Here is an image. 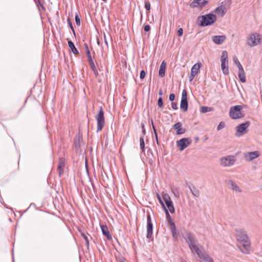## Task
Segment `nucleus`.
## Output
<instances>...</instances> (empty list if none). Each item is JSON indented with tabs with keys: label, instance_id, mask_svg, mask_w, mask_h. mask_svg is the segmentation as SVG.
<instances>
[{
	"label": "nucleus",
	"instance_id": "nucleus-1",
	"mask_svg": "<svg viewBox=\"0 0 262 262\" xmlns=\"http://www.w3.org/2000/svg\"><path fill=\"white\" fill-rule=\"evenodd\" d=\"M236 239L242 244L243 249L237 246L239 250L244 254H249L251 249V242L246 233L243 229H238L235 231Z\"/></svg>",
	"mask_w": 262,
	"mask_h": 262
},
{
	"label": "nucleus",
	"instance_id": "nucleus-2",
	"mask_svg": "<svg viewBox=\"0 0 262 262\" xmlns=\"http://www.w3.org/2000/svg\"><path fill=\"white\" fill-rule=\"evenodd\" d=\"M185 241L188 245L192 253H194L195 252L197 255H199L202 252L196 244V241L193 235L190 233H187L185 237Z\"/></svg>",
	"mask_w": 262,
	"mask_h": 262
},
{
	"label": "nucleus",
	"instance_id": "nucleus-3",
	"mask_svg": "<svg viewBox=\"0 0 262 262\" xmlns=\"http://www.w3.org/2000/svg\"><path fill=\"white\" fill-rule=\"evenodd\" d=\"M262 36L257 33H253L249 35L247 37V45L253 47L256 46L261 42Z\"/></svg>",
	"mask_w": 262,
	"mask_h": 262
},
{
	"label": "nucleus",
	"instance_id": "nucleus-4",
	"mask_svg": "<svg viewBox=\"0 0 262 262\" xmlns=\"http://www.w3.org/2000/svg\"><path fill=\"white\" fill-rule=\"evenodd\" d=\"M236 161V157L234 155L224 156L219 159L220 164L224 167H229L233 166Z\"/></svg>",
	"mask_w": 262,
	"mask_h": 262
},
{
	"label": "nucleus",
	"instance_id": "nucleus-5",
	"mask_svg": "<svg viewBox=\"0 0 262 262\" xmlns=\"http://www.w3.org/2000/svg\"><path fill=\"white\" fill-rule=\"evenodd\" d=\"M243 108V106L241 105L231 107L229 113V116L232 119H237L244 117V114L242 112Z\"/></svg>",
	"mask_w": 262,
	"mask_h": 262
},
{
	"label": "nucleus",
	"instance_id": "nucleus-6",
	"mask_svg": "<svg viewBox=\"0 0 262 262\" xmlns=\"http://www.w3.org/2000/svg\"><path fill=\"white\" fill-rule=\"evenodd\" d=\"M104 112L102 106L99 108V111L96 116L97 121V132L101 131L105 125V119Z\"/></svg>",
	"mask_w": 262,
	"mask_h": 262
},
{
	"label": "nucleus",
	"instance_id": "nucleus-7",
	"mask_svg": "<svg viewBox=\"0 0 262 262\" xmlns=\"http://www.w3.org/2000/svg\"><path fill=\"white\" fill-rule=\"evenodd\" d=\"M216 19V17L212 14H207L202 16L200 19V25L202 26H206L213 24Z\"/></svg>",
	"mask_w": 262,
	"mask_h": 262
},
{
	"label": "nucleus",
	"instance_id": "nucleus-8",
	"mask_svg": "<svg viewBox=\"0 0 262 262\" xmlns=\"http://www.w3.org/2000/svg\"><path fill=\"white\" fill-rule=\"evenodd\" d=\"M250 125V123L249 122H246L244 123H242L238 126H237L235 128L236 133L235 136L236 137H241L244 134H246L247 132V128Z\"/></svg>",
	"mask_w": 262,
	"mask_h": 262
},
{
	"label": "nucleus",
	"instance_id": "nucleus-9",
	"mask_svg": "<svg viewBox=\"0 0 262 262\" xmlns=\"http://www.w3.org/2000/svg\"><path fill=\"white\" fill-rule=\"evenodd\" d=\"M162 196L170 212L171 213H174L175 210L174 208L169 195L167 193L163 192Z\"/></svg>",
	"mask_w": 262,
	"mask_h": 262
},
{
	"label": "nucleus",
	"instance_id": "nucleus-10",
	"mask_svg": "<svg viewBox=\"0 0 262 262\" xmlns=\"http://www.w3.org/2000/svg\"><path fill=\"white\" fill-rule=\"evenodd\" d=\"M191 143L190 139L184 138L177 141V146L179 147L180 151L183 150L185 148L188 147Z\"/></svg>",
	"mask_w": 262,
	"mask_h": 262
},
{
	"label": "nucleus",
	"instance_id": "nucleus-11",
	"mask_svg": "<svg viewBox=\"0 0 262 262\" xmlns=\"http://www.w3.org/2000/svg\"><path fill=\"white\" fill-rule=\"evenodd\" d=\"M260 156L259 151L248 152L244 154V158L246 161L250 162Z\"/></svg>",
	"mask_w": 262,
	"mask_h": 262
},
{
	"label": "nucleus",
	"instance_id": "nucleus-12",
	"mask_svg": "<svg viewBox=\"0 0 262 262\" xmlns=\"http://www.w3.org/2000/svg\"><path fill=\"white\" fill-rule=\"evenodd\" d=\"M225 182L229 188L232 190L238 193H241L242 192V189L233 180L231 179L227 180L225 181Z\"/></svg>",
	"mask_w": 262,
	"mask_h": 262
},
{
	"label": "nucleus",
	"instance_id": "nucleus-13",
	"mask_svg": "<svg viewBox=\"0 0 262 262\" xmlns=\"http://www.w3.org/2000/svg\"><path fill=\"white\" fill-rule=\"evenodd\" d=\"M201 66V63L200 62H198L192 67L191 69V74L189 76V80L190 81H191L195 76L199 73Z\"/></svg>",
	"mask_w": 262,
	"mask_h": 262
},
{
	"label": "nucleus",
	"instance_id": "nucleus-14",
	"mask_svg": "<svg viewBox=\"0 0 262 262\" xmlns=\"http://www.w3.org/2000/svg\"><path fill=\"white\" fill-rule=\"evenodd\" d=\"M147 235L146 237L148 238H150L152 235V224L151 223V217L149 214L147 215Z\"/></svg>",
	"mask_w": 262,
	"mask_h": 262
},
{
	"label": "nucleus",
	"instance_id": "nucleus-15",
	"mask_svg": "<svg viewBox=\"0 0 262 262\" xmlns=\"http://www.w3.org/2000/svg\"><path fill=\"white\" fill-rule=\"evenodd\" d=\"M226 37L225 35H214L212 37V40L215 45H221L223 43Z\"/></svg>",
	"mask_w": 262,
	"mask_h": 262
},
{
	"label": "nucleus",
	"instance_id": "nucleus-16",
	"mask_svg": "<svg viewBox=\"0 0 262 262\" xmlns=\"http://www.w3.org/2000/svg\"><path fill=\"white\" fill-rule=\"evenodd\" d=\"M207 3V0H194L191 4V7L202 8Z\"/></svg>",
	"mask_w": 262,
	"mask_h": 262
},
{
	"label": "nucleus",
	"instance_id": "nucleus-17",
	"mask_svg": "<svg viewBox=\"0 0 262 262\" xmlns=\"http://www.w3.org/2000/svg\"><path fill=\"white\" fill-rule=\"evenodd\" d=\"M65 166V160L63 158H60L58 161V174L60 177L63 173L64 168Z\"/></svg>",
	"mask_w": 262,
	"mask_h": 262
},
{
	"label": "nucleus",
	"instance_id": "nucleus-18",
	"mask_svg": "<svg viewBox=\"0 0 262 262\" xmlns=\"http://www.w3.org/2000/svg\"><path fill=\"white\" fill-rule=\"evenodd\" d=\"M181 122H178L173 125V128L177 130V135H182L185 133V129L182 127Z\"/></svg>",
	"mask_w": 262,
	"mask_h": 262
},
{
	"label": "nucleus",
	"instance_id": "nucleus-19",
	"mask_svg": "<svg viewBox=\"0 0 262 262\" xmlns=\"http://www.w3.org/2000/svg\"><path fill=\"white\" fill-rule=\"evenodd\" d=\"M198 255L202 262H213V259L205 252H201Z\"/></svg>",
	"mask_w": 262,
	"mask_h": 262
},
{
	"label": "nucleus",
	"instance_id": "nucleus-20",
	"mask_svg": "<svg viewBox=\"0 0 262 262\" xmlns=\"http://www.w3.org/2000/svg\"><path fill=\"white\" fill-rule=\"evenodd\" d=\"M166 67V63L165 61H163L160 67L159 71V75L161 77H163L165 74V69Z\"/></svg>",
	"mask_w": 262,
	"mask_h": 262
},
{
	"label": "nucleus",
	"instance_id": "nucleus-21",
	"mask_svg": "<svg viewBox=\"0 0 262 262\" xmlns=\"http://www.w3.org/2000/svg\"><path fill=\"white\" fill-rule=\"evenodd\" d=\"M215 12L218 15H221V16H223L226 13V9L225 6L221 5L215 9Z\"/></svg>",
	"mask_w": 262,
	"mask_h": 262
},
{
	"label": "nucleus",
	"instance_id": "nucleus-22",
	"mask_svg": "<svg viewBox=\"0 0 262 262\" xmlns=\"http://www.w3.org/2000/svg\"><path fill=\"white\" fill-rule=\"evenodd\" d=\"M101 229L103 235L106 236L108 239H111L112 238V236L110 234L108 228L106 226L104 225H101Z\"/></svg>",
	"mask_w": 262,
	"mask_h": 262
},
{
	"label": "nucleus",
	"instance_id": "nucleus-23",
	"mask_svg": "<svg viewBox=\"0 0 262 262\" xmlns=\"http://www.w3.org/2000/svg\"><path fill=\"white\" fill-rule=\"evenodd\" d=\"M221 69L225 75L229 74L228 61H221Z\"/></svg>",
	"mask_w": 262,
	"mask_h": 262
},
{
	"label": "nucleus",
	"instance_id": "nucleus-24",
	"mask_svg": "<svg viewBox=\"0 0 262 262\" xmlns=\"http://www.w3.org/2000/svg\"><path fill=\"white\" fill-rule=\"evenodd\" d=\"M180 108L182 109L184 112H186L188 110V102L187 99H182L180 103Z\"/></svg>",
	"mask_w": 262,
	"mask_h": 262
},
{
	"label": "nucleus",
	"instance_id": "nucleus-25",
	"mask_svg": "<svg viewBox=\"0 0 262 262\" xmlns=\"http://www.w3.org/2000/svg\"><path fill=\"white\" fill-rule=\"evenodd\" d=\"M238 77L240 80V81L244 83L246 82V75L245 73L244 72V69H242V70H239L238 71Z\"/></svg>",
	"mask_w": 262,
	"mask_h": 262
},
{
	"label": "nucleus",
	"instance_id": "nucleus-26",
	"mask_svg": "<svg viewBox=\"0 0 262 262\" xmlns=\"http://www.w3.org/2000/svg\"><path fill=\"white\" fill-rule=\"evenodd\" d=\"M68 45H69V47L70 49L71 50L72 52L74 54H78V51L75 48L74 43L71 40H69L68 41Z\"/></svg>",
	"mask_w": 262,
	"mask_h": 262
},
{
	"label": "nucleus",
	"instance_id": "nucleus-27",
	"mask_svg": "<svg viewBox=\"0 0 262 262\" xmlns=\"http://www.w3.org/2000/svg\"><path fill=\"white\" fill-rule=\"evenodd\" d=\"M191 192L192 195L195 197H199L200 195V191L195 187L192 186V187H189Z\"/></svg>",
	"mask_w": 262,
	"mask_h": 262
},
{
	"label": "nucleus",
	"instance_id": "nucleus-28",
	"mask_svg": "<svg viewBox=\"0 0 262 262\" xmlns=\"http://www.w3.org/2000/svg\"><path fill=\"white\" fill-rule=\"evenodd\" d=\"M221 61H228V53L226 51H223L221 57Z\"/></svg>",
	"mask_w": 262,
	"mask_h": 262
},
{
	"label": "nucleus",
	"instance_id": "nucleus-29",
	"mask_svg": "<svg viewBox=\"0 0 262 262\" xmlns=\"http://www.w3.org/2000/svg\"><path fill=\"white\" fill-rule=\"evenodd\" d=\"M233 61L234 63L237 66L239 70L243 69L242 64H241L236 57L235 56L233 57Z\"/></svg>",
	"mask_w": 262,
	"mask_h": 262
},
{
	"label": "nucleus",
	"instance_id": "nucleus-30",
	"mask_svg": "<svg viewBox=\"0 0 262 262\" xmlns=\"http://www.w3.org/2000/svg\"><path fill=\"white\" fill-rule=\"evenodd\" d=\"M165 214H166V219L169 223V224H171L173 223H174L173 221H172V220L168 212V211L167 210H166L165 211Z\"/></svg>",
	"mask_w": 262,
	"mask_h": 262
},
{
	"label": "nucleus",
	"instance_id": "nucleus-31",
	"mask_svg": "<svg viewBox=\"0 0 262 262\" xmlns=\"http://www.w3.org/2000/svg\"><path fill=\"white\" fill-rule=\"evenodd\" d=\"M140 148L142 151H144V147H145V143L144 141V137L143 136H142L140 138Z\"/></svg>",
	"mask_w": 262,
	"mask_h": 262
},
{
	"label": "nucleus",
	"instance_id": "nucleus-32",
	"mask_svg": "<svg viewBox=\"0 0 262 262\" xmlns=\"http://www.w3.org/2000/svg\"><path fill=\"white\" fill-rule=\"evenodd\" d=\"M85 50H86V54L87 57L88 58V60L92 59V57L91 55L90 51L88 46H86Z\"/></svg>",
	"mask_w": 262,
	"mask_h": 262
},
{
	"label": "nucleus",
	"instance_id": "nucleus-33",
	"mask_svg": "<svg viewBox=\"0 0 262 262\" xmlns=\"http://www.w3.org/2000/svg\"><path fill=\"white\" fill-rule=\"evenodd\" d=\"M81 236L83 237V238L84 239L85 241V243L87 245V246H89V241L88 237V235L84 233H81Z\"/></svg>",
	"mask_w": 262,
	"mask_h": 262
},
{
	"label": "nucleus",
	"instance_id": "nucleus-34",
	"mask_svg": "<svg viewBox=\"0 0 262 262\" xmlns=\"http://www.w3.org/2000/svg\"><path fill=\"white\" fill-rule=\"evenodd\" d=\"M89 62L91 68L92 70H94L95 69H96L93 59H91V60H89Z\"/></svg>",
	"mask_w": 262,
	"mask_h": 262
},
{
	"label": "nucleus",
	"instance_id": "nucleus-35",
	"mask_svg": "<svg viewBox=\"0 0 262 262\" xmlns=\"http://www.w3.org/2000/svg\"><path fill=\"white\" fill-rule=\"evenodd\" d=\"M210 110V108L207 106H203L201 108V112L205 113L208 112Z\"/></svg>",
	"mask_w": 262,
	"mask_h": 262
},
{
	"label": "nucleus",
	"instance_id": "nucleus-36",
	"mask_svg": "<svg viewBox=\"0 0 262 262\" xmlns=\"http://www.w3.org/2000/svg\"><path fill=\"white\" fill-rule=\"evenodd\" d=\"M225 127V123L223 122H221L219 123L217 127V130H220L221 129H223Z\"/></svg>",
	"mask_w": 262,
	"mask_h": 262
},
{
	"label": "nucleus",
	"instance_id": "nucleus-37",
	"mask_svg": "<svg viewBox=\"0 0 262 262\" xmlns=\"http://www.w3.org/2000/svg\"><path fill=\"white\" fill-rule=\"evenodd\" d=\"M75 21L77 25L79 26L80 25V19L78 14L75 15Z\"/></svg>",
	"mask_w": 262,
	"mask_h": 262
},
{
	"label": "nucleus",
	"instance_id": "nucleus-38",
	"mask_svg": "<svg viewBox=\"0 0 262 262\" xmlns=\"http://www.w3.org/2000/svg\"><path fill=\"white\" fill-rule=\"evenodd\" d=\"M163 100L162 97L159 98L158 100V105L159 107H161L163 106Z\"/></svg>",
	"mask_w": 262,
	"mask_h": 262
},
{
	"label": "nucleus",
	"instance_id": "nucleus-39",
	"mask_svg": "<svg viewBox=\"0 0 262 262\" xmlns=\"http://www.w3.org/2000/svg\"><path fill=\"white\" fill-rule=\"evenodd\" d=\"M182 99H187V92L185 90H184L182 92Z\"/></svg>",
	"mask_w": 262,
	"mask_h": 262
},
{
	"label": "nucleus",
	"instance_id": "nucleus-40",
	"mask_svg": "<svg viewBox=\"0 0 262 262\" xmlns=\"http://www.w3.org/2000/svg\"><path fill=\"white\" fill-rule=\"evenodd\" d=\"M145 75H146L145 72L144 70L141 71L140 72V79H144Z\"/></svg>",
	"mask_w": 262,
	"mask_h": 262
},
{
	"label": "nucleus",
	"instance_id": "nucleus-41",
	"mask_svg": "<svg viewBox=\"0 0 262 262\" xmlns=\"http://www.w3.org/2000/svg\"><path fill=\"white\" fill-rule=\"evenodd\" d=\"M145 8L147 10H149L150 9V4L149 2H146L145 3Z\"/></svg>",
	"mask_w": 262,
	"mask_h": 262
},
{
	"label": "nucleus",
	"instance_id": "nucleus-42",
	"mask_svg": "<svg viewBox=\"0 0 262 262\" xmlns=\"http://www.w3.org/2000/svg\"><path fill=\"white\" fill-rule=\"evenodd\" d=\"M68 24H69V25L71 30H72V31L74 33V34H75L74 29V28L73 27L72 24L71 23L70 20L69 19H68Z\"/></svg>",
	"mask_w": 262,
	"mask_h": 262
},
{
	"label": "nucleus",
	"instance_id": "nucleus-43",
	"mask_svg": "<svg viewBox=\"0 0 262 262\" xmlns=\"http://www.w3.org/2000/svg\"><path fill=\"white\" fill-rule=\"evenodd\" d=\"M177 33L178 34V35L179 36H181L182 35H183V30L182 28H180L178 31H177Z\"/></svg>",
	"mask_w": 262,
	"mask_h": 262
},
{
	"label": "nucleus",
	"instance_id": "nucleus-44",
	"mask_svg": "<svg viewBox=\"0 0 262 262\" xmlns=\"http://www.w3.org/2000/svg\"><path fill=\"white\" fill-rule=\"evenodd\" d=\"M171 107L173 110H176L178 108L177 103H176L174 102L171 103Z\"/></svg>",
	"mask_w": 262,
	"mask_h": 262
},
{
	"label": "nucleus",
	"instance_id": "nucleus-45",
	"mask_svg": "<svg viewBox=\"0 0 262 262\" xmlns=\"http://www.w3.org/2000/svg\"><path fill=\"white\" fill-rule=\"evenodd\" d=\"M175 98V95L174 94H171L169 95V99L170 101H172Z\"/></svg>",
	"mask_w": 262,
	"mask_h": 262
},
{
	"label": "nucleus",
	"instance_id": "nucleus-46",
	"mask_svg": "<svg viewBox=\"0 0 262 262\" xmlns=\"http://www.w3.org/2000/svg\"><path fill=\"white\" fill-rule=\"evenodd\" d=\"M150 27L149 25H145L144 27V30L146 32L149 31L150 30Z\"/></svg>",
	"mask_w": 262,
	"mask_h": 262
},
{
	"label": "nucleus",
	"instance_id": "nucleus-47",
	"mask_svg": "<svg viewBox=\"0 0 262 262\" xmlns=\"http://www.w3.org/2000/svg\"><path fill=\"white\" fill-rule=\"evenodd\" d=\"M159 202L160 203V204L161 205V206H162V207L163 208L164 211H165L166 210H167L162 200H160Z\"/></svg>",
	"mask_w": 262,
	"mask_h": 262
},
{
	"label": "nucleus",
	"instance_id": "nucleus-48",
	"mask_svg": "<svg viewBox=\"0 0 262 262\" xmlns=\"http://www.w3.org/2000/svg\"><path fill=\"white\" fill-rule=\"evenodd\" d=\"M170 226H171V230H174V231H176V226H175V224L174 223L170 224Z\"/></svg>",
	"mask_w": 262,
	"mask_h": 262
},
{
	"label": "nucleus",
	"instance_id": "nucleus-49",
	"mask_svg": "<svg viewBox=\"0 0 262 262\" xmlns=\"http://www.w3.org/2000/svg\"><path fill=\"white\" fill-rule=\"evenodd\" d=\"M104 42H105V43L106 44V45L107 46V47H108V42H107V40L106 39V36L104 34Z\"/></svg>",
	"mask_w": 262,
	"mask_h": 262
},
{
	"label": "nucleus",
	"instance_id": "nucleus-50",
	"mask_svg": "<svg viewBox=\"0 0 262 262\" xmlns=\"http://www.w3.org/2000/svg\"><path fill=\"white\" fill-rule=\"evenodd\" d=\"M93 71L94 72V74H95V76H97L98 75V71H97L96 69H95V70H93Z\"/></svg>",
	"mask_w": 262,
	"mask_h": 262
},
{
	"label": "nucleus",
	"instance_id": "nucleus-51",
	"mask_svg": "<svg viewBox=\"0 0 262 262\" xmlns=\"http://www.w3.org/2000/svg\"><path fill=\"white\" fill-rule=\"evenodd\" d=\"M157 197L159 201L162 200L161 197L159 193H157Z\"/></svg>",
	"mask_w": 262,
	"mask_h": 262
},
{
	"label": "nucleus",
	"instance_id": "nucleus-52",
	"mask_svg": "<svg viewBox=\"0 0 262 262\" xmlns=\"http://www.w3.org/2000/svg\"><path fill=\"white\" fill-rule=\"evenodd\" d=\"M35 3L38 7L39 5H41L40 0L35 1Z\"/></svg>",
	"mask_w": 262,
	"mask_h": 262
},
{
	"label": "nucleus",
	"instance_id": "nucleus-53",
	"mask_svg": "<svg viewBox=\"0 0 262 262\" xmlns=\"http://www.w3.org/2000/svg\"><path fill=\"white\" fill-rule=\"evenodd\" d=\"M152 124H153L152 122ZM152 128H153L154 132V134H156V133H157L156 129L155 127L154 126V124H152Z\"/></svg>",
	"mask_w": 262,
	"mask_h": 262
},
{
	"label": "nucleus",
	"instance_id": "nucleus-54",
	"mask_svg": "<svg viewBox=\"0 0 262 262\" xmlns=\"http://www.w3.org/2000/svg\"><path fill=\"white\" fill-rule=\"evenodd\" d=\"M159 95H160L161 96L163 95V91H162V89H160L159 92Z\"/></svg>",
	"mask_w": 262,
	"mask_h": 262
},
{
	"label": "nucleus",
	"instance_id": "nucleus-55",
	"mask_svg": "<svg viewBox=\"0 0 262 262\" xmlns=\"http://www.w3.org/2000/svg\"><path fill=\"white\" fill-rule=\"evenodd\" d=\"M155 136L156 140V141H157V143H158V135H157V133H156V134H155Z\"/></svg>",
	"mask_w": 262,
	"mask_h": 262
},
{
	"label": "nucleus",
	"instance_id": "nucleus-56",
	"mask_svg": "<svg viewBox=\"0 0 262 262\" xmlns=\"http://www.w3.org/2000/svg\"><path fill=\"white\" fill-rule=\"evenodd\" d=\"M172 235H173V236H174V235H175V234L176 233V231H174V230H172Z\"/></svg>",
	"mask_w": 262,
	"mask_h": 262
},
{
	"label": "nucleus",
	"instance_id": "nucleus-57",
	"mask_svg": "<svg viewBox=\"0 0 262 262\" xmlns=\"http://www.w3.org/2000/svg\"><path fill=\"white\" fill-rule=\"evenodd\" d=\"M174 195L177 197H179V194L174 193Z\"/></svg>",
	"mask_w": 262,
	"mask_h": 262
},
{
	"label": "nucleus",
	"instance_id": "nucleus-58",
	"mask_svg": "<svg viewBox=\"0 0 262 262\" xmlns=\"http://www.w3.org/2000/svg\"><path fill=\"white\" fill-rule=\"evenodd\" d=\"M122 262H123V261H122Z\"/></svg>",
	"mask_w": 262,
	"mask_h": 262
}]
</instances>
